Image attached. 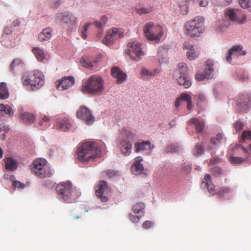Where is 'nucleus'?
I'll list each match as a JSON object with an SVG mask.
<instances>
[{
	"label": "nucleus",
	"instance_id": "nucleus-1",
	"mask_svg": "<svg viewBox=\"0 0 251 251\" xmlns=\"http://www.w3.org/2000/svg\"><path fill=\"white\" fill-rule=\"evenodd\" d=\"M101 150L96 142L88 141L82 143L77 149L78 159L82 162L94 160L99 157Z\"/></svg>",
	"mask_w": 251,
	"mask_h": 251
},
{
	"label": "nucleus",
	"instance_id": "nucleus-2",
	"mask_svg": "<svg viewBox=\"0 0 251 251\" xmlns=\"http://www.w3.org/2000/svg\"><path fill=\"white\" fill-rule=\"evenodd\" d=\"M104 90V81L100 75H94L84 81L81 86V91L85 94L97 95Z\"/></svg>",
	"mask_w": 251,
	"mask_h": 251
},
{
	"label": "nucleus",
	"instance_id": "nucleus-3",
	"mask_svg": "<svg viewBox=\"0 0 251 251\" xmlns=\"http://www.w3.org/2000/svg\"><path fill=\"white\" fill-rule=\"evenodd\" d=\"M22 79L23 85L30 87L32 90L40 89L45 83L44 75L38 70L24 73Z\"/></svg>",
	"mask_w": 251,
	"mask_h": 251
},
{
	"label": "nucleus",
	"instance_id": "nucleus-4",
	"mask_svg": "<svg viewBox=\"0 0 251 251\" xmlns=\"http://www.w3.org/2000/svg\"><path fill=\"white\" fill-rule=\"evenodd\" d=\"M134 134L130 131L123 129L121 131L117 139V147L120 152L125 156L130 154L132 150V141Z\"/></svg>",
	"mask_w": 251,
	"mask_h": 251
},
{
	"label": "nucleus",
	"instance_id": "nucleus-5",
	"mask_svg": "<svg viewBox=\"0 0 251 251\" xmlns=\"http://www.w3.org/2000/svg\"><path fill=\"white\" fill-rule=\"evenodd\" d=\"M58 198L62 201L72 203L76 201L78 195L75 193L72 184L70 182H62L56 187Z\"/></svg>",
	"mask_w": 251,
	"mask_h": 251
},
{
	"label": "nucleus",
	"instance_id": "nucleus-6",
	"mask_svg": "<svg viewBox=\"0 0 251 251\" xmlns=\"http://www.w3.org/2000/svg\"><path fill=\"white\" fill-rule=\"evenodd\" d=\"M204 20L200 17H195L192 20L186 22L184 26L185 34L191 38L198 37L202 32Z\"/></svg>",
	"mask_w": 251,
	"mask_h": 251
},
{
	"label": "nucleus",
	"instance_id": "nucleus-7",
	"mask_svg": "<svg viewBox=\"0 0 251 251\" xmlns=\"http://www.w3.org/2000/svg\"><path fill=\"white\" fill-rule=\"evenodd\" d=\"M143 31L147 39L151 41H159L163 34L162 27L152 22L146 24Z\"/></svg>",
	"mask_w": 251,
	"mask_h": 251
},
{
	"label": "nucleus",
	"instance_id": "nucleus-8",
	"mask_svg": "<svg viewBox=\"0 0 251 251\" xmlns=\"http://www.w3.org/2000/svg\"><path fill=\"white\" fill-rule=\"evenodd\" d=\"M188 68L186 63H180L178 69L174 71L173 77L177 81L178 84L183 86L185 88H188L191 86L192 82L190 78L187 76Z\"/></svg>",
	"mask_w": 251,
	"mask_h": 251
},
{
	"label": "nucleus",
	"instance_id": "nucleus-9",
	"mask_svg": "<svg viewBox=\"0 0 251 251\" xmlns=\"http://www.w3.org/2000/svg\"><path fill=\"white\" fill-rule=\"evenodd\" d=\"M30 167L34 174L41 178L50 177L51 175L47 165V161L45 159L38 158L34 160Z\"/></svg>",
	"mask_w": 251,
	"mask_h": 251
},
{
	"label": "nucleus",
	"instance_id": "nucleus-10",
	"mask_svg": "<svg viewBox=\"0 0 251 251\" xmlns=\"http://www.w3.org/2000/svg\"><path fill=\"white\" fill-rule=\"evenodd\" d=\"M127 47V49L125 50V53L133 60L139 61L141 59V56L144 55V53L142 50L141 45L139 43H128Z\"/></svg>",
	"mask_w": 251,
	"mask_h": 251
},
{
	"label": "nucleus",
	"instance_id": "nucleus-11",
	"mask_svg": "<svg viewBox=\"0 0 251 251\" xmlns=\"http://www.w3.org/2000/svg\"><path fill=\"white\" fill-rule=\"evenodd\" d=\"M124 37V33L116 27L110 29L102 40V43L107 46L112 45L117 40Z\"/></svg>",
	"mask_w": 251,
	"mask_h": 251
},
{
	"label": "nucleus",
	"instance_id": "nucleus-12",
	"mask_svg": "<svg viewBox=\"0 0 251 251\" xmlns=\"http://www.w3.org/2000/svg\"><path fill=\"white\" fill-rule=\"evenodd\" d=\"M77 117L84 121L87 125H92L95 121V118L91 110L85 106H81L76 112Z\"/></svg>",
	"mask_w": 251,
	"mask_h": 251
},
{
	"label": "nucleus",
	"instance_id": "nucleus-13",
	"mask_svg": "<svg viewBox=\"0 0 251 251\" xmlns=\"http://www.w3.org/2000/svg\"><path fill=\"white\" fill-rule=\"evenodd\" d=\"M109 192L107 182L105 181H100L96 190V195L100 199L101 202H106L108 200L107 194Z\"/></svg>",
	"mask_w": 251,
	"mask_h": 251
},
{
	"label": "nucleus",
	"instance_id": "nucleus-14",
	"mask_svg": "<svg viewBox=\"0 0 251 251\" xmlns=\"http://www.w3.org/2000/svg\"><path fill=\"white\" fill-rule=\"evenodd\" d=\"M237 101L239 111L246 113L251 109V98L248 95H239Z\"/></svg>",
	"mask_w": 251,
	"mask_h": 251
},
{
	"label": "nucleus",
	"instance_id": "nucleus-15",
	"mask_svg": "<svg viewBox=\"0 0 251 251\" xmlns=\"http://www.w3.org/2000/svg\"><path fill=\"white\" fill-rule=\"evenodd\" d=\"M60 15L63 24L66 27H71L77 24V18L72 13L67 11Z\"/></svg>",
	"mask_w": 251,
	"mask_h": 251
},
{
	"label": "nucleus",
	"instance_id": "nucleus-16",
	"mask_svg": "<svg viewBox=\"0 0 251 251\" xmlns=\"http://www.w3.org/2000/svg\"><path fill=\"white\" fill-rule=\"evenodd\" d=\"M183 49L187 50L186 56L189 60H193L199 56V51L193 45L185 42L183 45Z\"/></svg>",
	"mask_w": 251,
	"mask_h": 251
},
{
	"label": "nucleus",
	"instance_id": "nucleus-17",
	"mask_svg": "<svg viewBox=\"0 0 251 251\" xmlns=\"http://www.w3.org/2000/svg\"><path fill=\"white\" fill-rule=\"evenodd\" d=\"M242 46L241 45L233 46L230 49L226 56V61L231 62L232 58L238 57L239 56L245 54V52L242 51Z\"/></svg>",
	"mask_w": 251,
	"mask_h": 251
},
{
	"label": "nucleus",
	"instance_id": "nucleus-18",
	"mask_svg": "<svg viewBox=\"0 0 251 251\" xmlns=\"http://www.w3.org/2000/svg\"><path fill=\"white\" fill-rule=\"evenodd\" d=\"M74 83L75 79L74 77L71 76H65L59 81L58 84L56 85V88L59 90H66L72 86Z\"/></svg>",
	"mask_w": 251,
	"mask_h": 251
},
{
	"label": "nucleus",
	"instance_id": "nucleus-19",
	"mask_svg": "<svg viewBox=\"0 0 251 251\" xmlns=\"http://www.w3.org/2000/svg\"><path fill=\"white\" fill-rule=\"evenodd\" d=\"M154 148L149 141L136 143L134 145L135 151L140 152L144 151H151Z\"/></svg>",
	"mask_w": 251,
	"mask_h": 251
},
{
	"label": "nucleus",
	"instance_id": "nucleus-20",
	"mask_svg": "<svg viewBox=\"0 0 251 251\" xmlns=\"http://www.w3.org/2000/svg\"><path fill=\"white\" fill-rule=\"evenodd\" d=\"M72 125L69 120L67 118H64L60 119L56 123L55 127L57 129L61 130L63 131H67L70 129Z\"/></svg>",
	"mask_w": 251,
	"mask_h": 251
},
{
	"label": "nucleus",
	"instance_id": "nucleus-21",
	"mask_svg": "<svg viewBox=\"0 0 251 251\" xmlns=\"http://www.w3.org/2000/svg\"><path fill=\"white\" fill-rule=\"evenodd\" d=\"M52 35V30L50 27H47L42 30L38 35V40L40 42L44 43L49 41Z\"/></svg>",
	"mask_w": 251,
	"mask_h": 251
},
{
	"label": "nucleus",
	"instance_id": "nucleus-22",
	"mask_svg": "<svg viewBox=\"0 0 251 251\" xmlns=\"http://www.w3.org/2000/svg\"><path fill=\"white\" fill-rule=\"evenodd\" d=\"M111 72L112 76L117 79L118 83H122L126 79V75L117 67L112 68Z\"/></svg>",
	"mask_w": 251,
	"mask_h": 251
},
{
	"label": "nucleus",
	"instance_id": "nucleus-23",
	"mask_svg": "<svg viewBox=\"0 0 251 251\" xmlns=\"http://www.w3.org/2000/svg\"><path fill=\"white\" fill-rule=\"evenodd\" d=\"M201 185L206 187L209 192L212 195L216 194L215 191V185L211 181V176L209 174L205 175L204 180L202 181Z\"/></svg>",
	"mask_w": 251,
	"mask_h": 251
},
{
	"label": "nucleus",
	"instance_id": "nucleus-24",
	"mask_svg": "<svg viewBox=\"0 0 251 251\" xmlns=\"http://www.w3.org/2000/svg\"><path fill=\"white\" fill-rule=\"evenodd\" d=\"M5 169L8 171H14L18 167L17 161L12 157H7L4 159Z\"/></svg>",
	"mask_w": 251,
	"mask_h": 251
},
{
	"label": "nucleus",
	"instance_id": "nucleus-25",
	"mask_svg": "<svg viewBox=\"0 0 251 251\" xmlns=\"http://www.w3.org/2000/svg\"><path fill=\"white\" fill-rule=\"evenodd\" d=\"M130 170L132 173L135 175L143 174L144 175L147 176L149 173V171L144 168L142 164H134L131 167Z\"/></svg>",
	"mask_w": 251,
	"mask_h": 251
},
{
	"label": "nucleus",
	"instance_id": "nucleus-26",
	"mask_svg": "<svg viewBox=\"0 0 251 251\" xmlns=\"http://www.w3.org/2000/svg\"><path fill=\"white\" fill-rule=\"evenodd\" d=\"M216 195L222 198L227 197V199L229 200L233 196V190L229 187H223L216 192Z\"/></svg>",
	"mask_w": 251,
	"mask_h": 251
},
{
	"label": "nucleus",
	"instance_id": "nucleus-27",
	"mask_svg": "<svg viewBox=\"0 0 251 251\" xmlns=\"http://www.w3.org/2000/svg\"><path fill=\"white\" fill-rule=\"evenodd\" d=\"M189 122L190 124L195 126L196 130L198 133L201 132L205 126L204 121L198 118H192L189 120Z\"/></svg>",
	"mask_w": 251,
	"mask_h": 251
},
{
	"label": "nucleus",
	"instance_id": "nucleus-28",
	"mask_svg": "<svg viewBox=\"0 0 251 251\" xmlns=\"http://www.w3.org/2000/svg\"><path fill=\"white\" fill-rule=\"evenodd\" d=\"M226 16L232 21L238 22L240 24H244L246 22V17L244 15L241 20L237 19V15L233 9H230L226 11Z\"/></svg>",
	"mask_w": 251,
	"mask_h": 251
},
{
	"label": "nucleus",
	"instance_id": "nucleus-29",
	"mask_svg": "<svg viewBox=\"0 0 251 251\" xmlns=\"http://www.w3.org/2000/svg\"><path fill=\"white\" fill-rule=\"evenodd\" d=\"M158 73L156 69L149 70L146 68H143L140 71V76L142 79H146L149 77L154 76Z\"/></svg>",
	"mask_w": 251,
	"mask_h": 251
},
{
	"label": "nucleus",
	"instance_id": "nucleus-30",
	"mask_svg": "<svg viewBox=\"0 0 251 251\" xmlns=\"http://www.w3.org/2000/svg\"><path fill=\"white\" fill-rule=\"evenodd\" d=\"M32 52L38 61L43 62L45 58L44 50L39 47H35L32 49Z\"/></svg>",
	"mask_w": 251,
	"mask_h": 251
},
{
	"label": "nucleus",
	"instance_id": "nucleus-31",
	"mask_svg": "<svg viewBox=\"0 0 251 251\" xmlns=\"http://www.w3.org/2000/svg\"><path fill=\"white\" fill-rule=\"evenodd\" d=\"M145 205L142 202H138L132 207L133 212L137 215H141L143 217L144 214Z\"/></svg>",
	"mask_w": 251,
	"mask_h": 251
},
{
	"label": "nucleus",
	"instance_id": "nucleus-32",
	"mask_svg": "<svg viewBox=\"0 0 251 251\" xmlns=\"http://www.w3.org/2000/svg\"><path fill=\"white\" fill-rule=\"evenodd\" d=\"M9 96L7 85L4 82H1V100L7 99Z\"/></svg>",
	"mask_w": 251,
	"mask_h": 251
},
{
	"label": "nucleus",
	"instance_id": "nucleus-33",
	"mask_svg": "<svg viewBox=\"0 0 251 251\" xmlns=\"http://www.w3.org/2000/svg\"><path fill=\"white\" fill-rule=\"evenodd\" d=\"M223 141H225V139L224 138L223 135L221 133L217 134L215 137L211 138L210 139L211 143L216 146L220 144Z\"/></svg>",
	"mask_w": 251,
	"mask_h": 251
},
{
	"label": "nucleus",
	"instance_id": "nucleus-34",
	"mask_svg": "<svg viewBox=\"0 0 251 251\" xmlns=\"http://www.w3.org/2000/svg\"><path fill=\"white\" fill-rule=\"evenodd\" d=\"M21 118L25 122H29V123H33L35 119V116L33 114L28 112L23 113L21 115Z\"/></svg>",
	"mask_w": 251,
	"mask_h": 251
},
{
	"label": "nucleus",
	"instance_id": "nucleus-35",
	"mask_svg": "<svg viewBox=\"0 0 251 251\" xmlns=\"http://www.w3.org/2000/svg\"><path fill=\"white\" fill-rule=\"evenodd\" d=\"M180 149V147L177 143H173L166 148L165 151L166 153H174L178 151Z\"/></svg>",
	"mask_w": 251,
	"mask_h": 251
},
{
	"label": "nucleus",
	"instance_id": "nucleus-36",
	"mask_svg": "<svg viewBox=\"0 0 251 251\" xmlns=\"http://www.w3.org/2000/svg\"><path fill=\"white\" fill-rule=\"evenodd\" d=\"M2 111L4 112L5 114H8L10 117L14 114V110L10 106L1 103V112Z\"/></svg>",
	"mask_w": 251,
	"mask_h": 251
},
{
	"label": "nucleus",
	"instance_id": "nucleus-37",
	"mask_svg": "<svg viewBox=\"0 0 251 251\" xmlns=\"http://www.w3.org/2000/svg\"><path fill=\"white\" fill-rule=\"evenodd\" d=\"M50 121V117L46 114L41 113L39 116V121L38 125L40 126L44 125V123H48Z\"/></svg>",
	"mask_w": 251,
	"mask_h": 251
},
{
	"label": "nucleus",
	"instance_id": "nucleus-38",
	"mask_svg": "<svg viewBox=\"0 0 251 251\" xmlns=\"http://www.w3.org/2000/svg\"><path fill=\"white\" fill-rule=\"evenodd\" d=\"M245 159L242 157L235 156H230L228 159L229 162L233 165L241 164L245 161Z\"/></svg>",
	"mask_w": 251,
	"mask_h": 251
},
{
	"label": "nucleus",
	"instance_id": "nucleus-39",
	"mask_svg": "<svg viewBox=\"0 0 251 251\" xmlns=\"http://www.w3.org/2000/svg\"><path fill=\"white\" fill-rule=\"evenodd\" d=\"M23 64V61L19 58L14 59L11 62L10 66L11 71H14L16 67L22 65Z\"/></svg>",
	"mask_w": 251,
	"mask_h": 251
},
{
	"label": "nucleus",
	"instance_id": "nucleus-40",
	"mask_svg": "<svg viewBox=\"0 0 251 251\" xmlns=\"http://www.w3.org/2000/svg\"><path fill=\"white\" fill-rule=\"evenodd\" d=\"M241 6L251 11V0H238Z\"/></svg>",
	"mask_w": 251,
	"mask_h": 251
},
{
	"label": "nucleus",
	"instance_id": "nucleus-41",
	"mask_svg": "<svg viewBox=\"0 0 251 251\" xmlns=\"http://www.w3.org/2000/svg\"><path fill=\"white\" fill-rule=\"evenodd\" d=\"M204 152L203 148L202 145L200 144H196L195 148L193 150L194 154L195 155H199L202 154Z\"/></svg>",
	"mask_w": 251,
	"mask_h": 251
},
{
	"label": "nucleus",
	"instance_id": "nucleus-42",
	"mask_svg": "<svg viewBox=\"0 0 251 251\" xmlns=\"http://www.w3.org/2000/svg\"><path fill=\"white\" fill-rule=\"evenodd\" d=\"M194 100L197 102V105H199L200 103L206 101V98L203 94H198L194 96Z\"/></svg>",
	"mask_w": 251,
	"mask_h": 251
},
{
	"label": "nucleus",
	"instance_id": "nucleus-43",
	"mask_svg": "<svg viewBox=\"0 0 251 251\" xmlns=\"http://www.w3.org/2000/svg\"><path fill=\"white\" fill-rule=\"evenodd\" d=\"M152 11V8L149 7H140L136 9V12L139 14H146L150 13Z\"/></svg>",
	"mask_w": 251,
	"mask_h": 251
},
{
	"label": "nucleus",
	"instance_id": "nucleus-44",
	"mask_svg": "<svg viewBox=\"0 0 251 251\" xmlns=\"http://www.w3.org/2000/svg\"><path fill=\"white\" fill-rule=\"evenodd\" d=\"M80 62L84 67L90 69H92L94 67L93 63L90 62L88 59H86L84 58H82L81 59Z\"/></svg>",
	"mask_w": 251,
	"mask_h": 251
},
{
	"label": "nucleus",
	"instance_id": "nucleus-45",
	"mask_svg": "<svg viewBox=\"0 0 251 251\" xmlns=\"http://www.w3.org/2000/svg\"><path fill=\"white\" fill-rule=\"evenodd\" d=\"M142 214L141 215H137L136 216H135L132 214H129L128 217L129 220L134 223H137L139 222L140 218L142 217Z\"/></svg>",
	"mask_w": 251,
	"mask_h": 251
},
{
	"label": "nucleus",
	"instance_id": "nucleus-46",
	"mask_svg": "<svg viewBox=\"0 0 251 251\" xmlns=\"http://www.w3.org/2000/svg\"><path fill=\"white\" fill-rule=\"evenodd\" d=\"M91 25V23H87L83 26V30L81 31V35H82V37L84 39H86V38H87V30H88L89 26Z\"/></svg>",
	"mask_w": 251,
	"mask_h": 251
},
{
	"label": "nucleus",
	"instance_id": "nucleus-47",
	"mask_svg": "<svg viewBox=\"0 0 251 251\" xmlns=\"http://www.w3.org/2000/svg\"><path fill=\"white\" fill-rule=\"evenodd\" d=\"M233 126L236 131H238L243 129L244 124L241 120H239L234 123Z\"/></svg>",
	"mask_w": 251,
	"mask_h": 251
},
{
	"label": "nucleus",
	"instance_id": "nucleus-48",
	"mask_svg": "<svg viewBox=\"0 0 251 251\" xmlns=\"http://www.w3.org/2000/svg\"><path fill=\"white\" fill-rule=\"evenodd\" d=\"M182 170L186 173H189L192 170V166L189 164L184 163L182 165Z\"/></svg>",
	"mask_w": 251,
	"mask_h": 251
},
{
	"label": "nucleus",
	"instance_id": "nucleus-49",
	"mask_svg": "<svg viewBox=\"0 0 251 251\" xmlns=\"http://www.w3.org/2000/svg\"><path fill=\"white\" fill-rule=\"evenodd\" d=\"M211 173L214 175H219L222 174L223 171L221 168L216 166L211 169Z\"/></svg>",
	"mask_w": 251,
	"mask_h": 251
},
{
	"label": "nucleus",
	"instance_id": "nucleus-50",
	"mask_svg": "<svg viewBox=\"0 0 251 251\" xmlns=\"http://www.w3.org/2000/svg\"><path fill=\"white\" fill-rule=\"evenodd\" d=\"M153 225V223L151 221H146L142 224V227L146 229L151 227Z\"/></svg>",
	"mask_w": 251,
	"mask_h": 251
},
{
	"label": "nucleus",
	"instance_id": "nucleus-51",
	"mask_svg": "<svg viewBox=\"0 0 251 251\" xmlns=\"http://www.w3.org/2000/svg\"><path fill=\"white\" fill-rule=\"evenodd\" d=\"M180 98L182 100H184L187 102H188L191 100V96L189 94L186 93L181 94Z\"/></svg>",
	"mask_w": 251,
	"mask_h": 251
},
{
	"label": "nucleus",
	"instance_id": "nucleus-52",
	"mask_svg": "<svg viewBox=\"0 0 251 251\" xmlns=\"http://www.w3.org/2000/svg\"><path fill=\"white\" fill-rule=\"evenodd\" d=\"M243 140L251 139V131H244L242 135Z\"/></svg>",
	"mask_w": 251,
	"mask_h": 251
},
{
	"label": "nucleus",
	"instance_id": "nucleus-53",
	"mask_svg": "<svg viewBox=\"0 0 251 251\" xmlns=\"http://www.w3.org/2000/svg\"><path fill=\"white\" fill-rule=\"evenodd\" d=\"M194 2L199 3V4L201 7H205L208 3V0H192Z\"/></svg>",
	"mask_w": 251,
	"mask_h": 251
},
{
	"label": "nucleus",
	"instance_id": "nucleus-54",
	"mask_svg": "<svg viewBox=\"0 0 251 251\" xmlns=\"http://www.w3.org/2000/svg\"><path fill=\"white\" fill-rule=\"evenodd\" d=\"M9 130V128L8 126H3L2 128H1V132L3 131L4 132L2 134V137H1V139L4 140L5 139L6 133H8Z\"/></svg>",
	"mask_w": 251,
	"mask_h": 251
},
{
	"label": "nucleus",
	"instance_id": "nucleus-55",
	"mask_svg": "<svg viewBox=\"0 0 251 251\" xmlns=\"http://www.w3.org/2000/svg\"><path fill=\"white\" fill-rule=\"evenodd\" d=\"M213 68L211 67H208L205 69L204 74L206 76V78H209L210 77V75L213 72Z\"/></svg>",
	"mask_w": 251,
	"mask_h": 251
},
{
	"label": "nucleus",
	"instance_id": "nucleus-56",
	"mask_svg": "<svg viewBox=\"0 0 251 251\" xmlns=\"http://www.w3.org/2000/svg\"><path fill=\"white\" fill-rule=\"evenodd\" d=\"M12 185L18 188H23L25 186V184L18 181H14L12 182Z\"/></svg>",
	"mask_w": 251,
	"mask_h": 251
},
{
	"label": "nucleus",
	"instance_id": "nucleus-57",
	"mask_svg": "<svg viewBox=\"0 0 251 251\" xmlns=\"http://www.w3.org/2000/svg\"><path fill=\"white\" fill-rule=\"evenodd\" d=\"M105 173L109 177L111 178L116 175V172L114 170H107L105 172Z\"/></svg>",
	"mask_w": 251,
	"mask_h": 251
},
{
	"label": "nucleus",
	"instance_id": "nucleus-58",
	"mask_svg": "<svg viewBox=\"0 0 251 251\" xmlns=\"http://www.w3.org/2000/svg\"><path fill=\"white\" fill-rule=\"evenodd\" d=\"M196 78L199 81H201L204 80V78H206V77L204 74H197L196 75Z\"/></svg>",
	"mask_w": 251,
	"mask_h": 251
},
{
	"label": "nucleus",
	"instance_id": "nucleus-59",
	"mask_svg": "<svg viewBox=\"0 0 251 251\" xmlns=\"http://www.w3.org/2000/svg\"><path fill=\"white\" fill-rule=\"evenodd\" d=\"M12 30L11 27H6L3 30L4 33L8 35L12 33Z\"/></svg>",
	"mask_w": 251,
	"mask_h": 251
},
{
	"label": "nucleus",
	"instance_id": "nucleus-60",
	"mask_svg": "<svg viewBox=\"0 0 251 251\" xmlns=\"http://www.w3.org/2000/svg\"><path fill=\"white\" fill-rule=\"evenodd\" d=\"M95 26L99 28H103V25L100 21H95L94 22Z\"/></svg>",
	"mask_w": 251,
	"mask_h": 251
},
{
	"label": "nucleus",
	"instance_id": "nucleus-61",
	"mask_svg": "<svg viewBox=\"0 0 251 251\" xmlns=\"http://www.w3.org/2000/svg\"><path fill=\"white\" fill-rule=\"evenodd\" d=\"M107 21V17L105 16H103L100 18V22L102 24V25H104L106 24Z\"/></svg>",
	"mask_w": 251,
	"mask_h": 251
},
{
	"label": "nucleus",
	"instance_id": "nucleus-62",
	"mask_svg": "<svg viewBox=\"0 0 251 251\" xmlns=\"http://www.w3.org/2000/svg\"><path fill=\"white\" fill-rule=\"evenodd\" d=\"M181 98H180V97H178L176 101H175V106L176 107H178L180 104V102L181 101Z\"/></svg>",
	"mask_w": 251,
	"mask_h": 251
},
{
	"label": "nucleus",
	"instance_id": "nucleus-63",
	"mask_svg": "<svg viewBox=\"0 0 251 251\" xmlns=\"http://www.w3.org/2000/svg\"><path fill=\"white\" fill-rule=\"evenodd\" d=\"M143 161V158L141 156H137L135 158V162L134 164H141V162Z\"/></svg>",
	"mask_w": 251,
	"mask_h": 251
},
{
	"label": "nucleus",
	"instance_id": "nucleus-64",
	"mask_svg": "<svg viewBox=\"0 0 251 251\" xmlns=\"http://www.w3.org/2000/svg\"><path fill=\"white\" fill-rule=\"evenodd\" d=\"M206 66L208 67H211L213 68V61L211 60H207L206 61Z\"/></svg>",
	"mask_w": 251,
	"mask_h": 251
}]
</instances>
